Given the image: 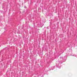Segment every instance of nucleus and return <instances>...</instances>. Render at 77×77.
Segmentation results:
<instances>
[{
  "label": "nucleus",
  "instance_id": "f257e3e1",
  "mask_svg": "<svg viewBox=\"0 0 77 77\" xmlns=\"http://www.w3.org/2000/svg\"><path fill=\"white\" fill-rule=\"evenodd\" d=\"M73 56H75V55H73Z\"/></svg>",
  "mask_w": 77,
  "mask_h": 77
}]
</instances>
